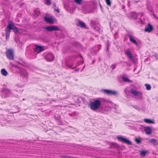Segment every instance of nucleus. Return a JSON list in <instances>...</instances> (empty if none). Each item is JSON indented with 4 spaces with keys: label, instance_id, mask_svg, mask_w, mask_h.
Segmentation results:
<instances>
[{
    "label": "nucleus",
    "instance_id": "nucleus-34",
    "mask_svg": "<svg viewBox=\"0 0 158 158\" xmlns=\"http://www.w3.org/2000/svg\"><path fill=\"white\" fill-rule=\"evenodd\" d=\"M132 106L135 108V109H136L137 110H138V111H140L141 110V109L137 105H132Z\"/></svg>",
    "mask_w": 158,
    "mask_h": 158
},
{
    "label": "nucleus",
    "instance_id": "nucleus-47",
    "mask_svg": "<svg viewBox=\"0 0 158 158\" xmlns=\"http://www.w3.org/2000/svg\"><path fill=\"white\" fill-rule=\"evenodd\" d=\"M155 56L156 58V59H157L158 58V55L157 54H155Z\"/></svg>",
    "mask_w": 158,
    "mask_h": 158
},
{
    "label": "nucleus",
    "instance_id": "nucleus-32",
    "mask_svg": "<svg viewBox=\"0 0 158 158\" xmlns=\"http://www.w3.org/2000/svg\"><path fill=\"white\" fill-rule=\"evenodd\" d=\"M45 3L48 6H50L51 4V0H45Z\"/></svg>",
    "mask_w": 158,
    "mask_h": 158
},
{
    "label": "nucleus",
    "instance_id": "nucleus-9",
    "mask_svg": "<svg viewBox=\"0 0 158 158\" xmlns=\"http://www.w3.org/2000/svg\"><path fill=\"white\" fill-rule=\"evenodd\" d=\"M44 29L47 31H59L60 29L56 26H48L45 27Z\"/></svg>",
    "mask_w": 158,
    "mask_h": 158
},
{
    "label": "nucleus",
    "instance_id": "nucleus-48",
    "mask_svg": "<svg viewBox=\"0 0 158 158\" xmlns=\"http://www.w3.org/2000/svg\"><path fill=\"white\" fill-rule=\"evenodd\" d=\"M52 5L54 7H56V4L55 3H53L52 4Z\"/></svg>",
    "mask_w": 158,
    "mask_h": 158
},
{
    "label": "nucleus",
    "instance_id": "nucleus-10",
    "mask_svg": "<svg viewBox=\"0 0 158 158\" xmlns=\"http://www.w3.org/2000/svg\"><path fill=\"white\" fill-rule=\"evenodd\" d=\"M45 56L46 60L48 61H52L55 58L53 55L51 53H47Z\"/></svg>",
    "mask_w": 158,
    "mask_h": 158
},
{
    "label": "nucleus",
    "instance_id": "nucleus-54",
    "mask_svg": "<svg viewBox=\"0 0 158 158\" xmlns=\"http://www.w3.org/2000/svg\"><path fill=\"white\" fill-rule=\"evenodd\" d=\"M93 63H94V60H93Z\"/></svg>",
    "mask_w": 158,
    "mask_h": 158
},
{
    "label": "nucleus",
    "instance_id": "nucleus-28",
    "mask_svg": "<svg viewBox=\"0 0 158 158\" xmlns=\"http://www.w3.org/2000/svg\"><path fill=\"white\" fill-rule=\"evenodd\" d=\"M110 90L106 89H102L101 90V91L102 92L104 93L105 94H106L108 95H109L110 94Z\"/></svg>",
    "mask_w": 158,
    "mask_h": 158
},
{
    "label": "nucleus",
    "instance_id": "nucleus-40",
    "mask_svg": "<svg viewBox=\"0 0 158 158\" xmlns=\"http://www.w3.org/2000/svg\"><path fill=\"white\" fill-rule=\"evenodd\" d=\"M146 153L147 152L145 151H142L140 152V154L142 156H144L146 155Z\"/></svg>",
    "mask_w": 158,
    "mask_h": 158
},
{
    "label": "nucleus",
    "instance_id": "nucleus-21",
    "mask_svg": "<svg viewBox=\"0 0 158 158\" xmlns=\"http://www.w3.org/2000/svg\"><path fill=\"white\" fill-rule=\"evenodd\" d=\"M77 25V26L80 27L82 28H84L85 26V23L83 21L80 20L79 21Z\"/></svg>",
    "mask_w": 158,
    "mask_h": 158
},
{
    "label": "nucleus",
    "instance_id": "nucleus-35",
    "mask_svg": "<svg viewBox=\"0 0 158 158\" xmlns=\"http://www.w3.org/2000/svg\"><path fill=\"white\" fill-rule=\"evenodd\" d=\"M147 8L148 10H149V11H150L151 12H153V10L151 6H149L148 5Z\"/></svg>",
    "mask_w": 158,
    "mask_h": 158
},
{
    "label": "nucleus",
    "instance_id": "nucleus-38",
    "mask_svg": "<svg viewBox=\"0 0 158 158\" xmlns=\"http://www.w3.org/2000/svg\"><path fill=\"white\" fill-rule=\"evenodd\" d=\"M105 1L108 6H111V3L110 0H105Z\"/></svg>",
    "mask_w": 158,
    "mask_h": 158
},
{
    "label": "nucleus",
    "instance_id": "nucleus-5",
    "mask_svg": "<svg viewBox=\"0 0 158 158\" xmlns=\"http://www.w3.org/2000/svg\"><path fill=\"white\" fill-rule=\"evenodd\" d=\"M73 98L75 102L77 103H80L82 102L85 103L86 102L85 99L81 97L75 96L73 97Z\"/></svg>",
    "mask_w": 158,
    "mask_h": 158
},
{
    "label": "nucleus",
    "instance_id": "nucleus-23",
    "mask_svg": "<svg viewBox=\"0 0 158 158\" xmlns=\"http://www.w3.org/2000/svg\"><path fill=\"white\" fill-rule=\"evenodd\" d=\"M11 31L5 29L6 39V40L8 39Z\"/></svg>",
    "mask_w": 158,
    "mask_h": 158
},
{
    "label": "nucleus",
    "instance_id": "nucleus-6",
    "mask_svg": "<svg viewBox=\"0 0 158 158\" xmlns=\"http://www.w3.org/2000/svg\"><path fill=\"white\" fill-rule=\"evenodd\" d=\"M20 75L23 78V81H27L28 79V73L25 70L23 69L21 70Z\"/></svg>",
    "mask_w": 158,
    "mask_h": 158
},
{
    "label": "nucleus",
    "instance_id": "nucleus-42",
    "mask_svg": "<svg viewBox=\"0 0 158 158\" xmlns=\"http://www.w3.org/2000/svg\"><path fill=\"white\" fill-rule=\"evenodd\" d=\"M118 36V33L117 32H115L114 35V37L115 39H116Z\"/></svg>",
    "mask_w": 158,
    "mask_h": 158
},
{
    "label": "nucleus",
    "instance_id": "nucleus-37",
    "mask_svg": "<svg viewBox=\"0 0 158 158\" xmlns=\"http://www.w3.org/2000/svg\"><path fill=\"white\" fill-rule=\"evenodd\" d=\"M13 29H12L13 30V31L15 33H16L19 32V30L18 29V28L16 27V26H15L14 28Z\"/></svg>",
    "mask_w": 158,
    "mask_h": 158
},
{
    "label": "nucleus",
    "instance_id": "nucleus-52",
    "mask_svg": "<svg viewBox=\"0 0 158 158\" xmlns=\"http://www.w3.org/2000/svg\"><path fill=\"white\" fill-rule=\"evenodd\" d=\"M69 52V51L68 50L66 52Z\"/></svg>",
    "mask_w": 158,
    "mask_h": 158
},
{
    "label": "nucleus",
    "instance_id": "nucleus-20",
    "mask_svg": "<svg viewBox=\"0 0 158 158\" xmlns=\"http://www.w3.org/2000/svg\"><path fill=\"white\" fill-rule=\"evenodd\" d=\"M101 48V45H99L97 47V48L98 50H97V49H93L92 52L93 54H96L98 52V51Z\"/></svg>",
    "mask_w": 158,
    "mask_h": 158
},
{
    "label": "nucleus",
    "instance_id": "nucleus-1",
    "mask_svg": "<svg viewBox=\"0 0 158 158\" xmlns=\"http://www.w3.org/2000/svg\"><path fill=\"white\" fill-rule=\"evenodd\" d=\"M105 100H104L96 99L93 101H90L89 104L90 108L93 110H96L100 109L102 104H104Z\"/></svg>",
    "mask_w": 158,
    "mask_h": 158
},
{
    "label": "nucleus",
    "instance_id": "nucleus-25",
    "mask_svg": "<svg viewBox=\"0 0 158 158\" xmlns=\"http://www.w3.org/2000/svg\"><path fill=\"white\" fill-rule=\"evenodd\" d=\"M150 142L152 143L154 146L158 144L157 140L154 139H151Z\"/></svg>",
    "mask_w": 158,
    "mask_h": 158
},
{
    "label": "nucleus",
    "instance_id": "nucleus-45",
    "mask_svg": "<svg viewBox=\"0 0 158 158\" xmlns=\"http://www.w3.org/2000/svg\"><path fill=\"white\" fill-rule=\"evenodd\" d=\"M54 10L55 11L57 12V13H59L60 12V10L59 9H55Z\"/></svg>",
    "mask_w": 158,
    "mask_h": 158
},
{
    "label": "nucleus",
    "instance_id": "nucleus-41",
    "mask_svg": "<svg viewBox=\"0 0 158 158\" xmlns=\"http://www.w3.org/2000/svg\"><path fill=\"white\" fill-rule=\"evenodd\" d=\"M139 22L141 24L144 23V19L142 20L141 19H139Z\"/></svg>",
    "mask_w": 158,
    "mask_h": 158
},
{
    "label": "nucleus",
    "instance_id": "nucleus-53",
    "mask_svg": "<svg viewBox=\"0 0 158 158\" xmlns=\"http://www.w3.org/2000/svg\"><path fill=\"white\" fill-rule=\"evenodd\" d=\"M85 5H84L83 6V7H85Z\"/></svg>",
    "mask_w": 158,
    "mask_h": 158
},
{
    "label": "nucleus",
    "instance_id": "nucleus-33",
    "mask_svg": "<svg viewBox=\"0 0 158 158\" xmlns=\"http://www.w3.org/2000/svg\"><path fill=\"white\" fill-rule=\"evenodd\" d=\"M77 4L80 5L82 4V0H73Z\"/></svg>",
    "mask_w": 158,
    "mask_h": 158
},
{
    "label": "nucleus",
    "instance_id": "nucleus-30",
    "mask_svg": "<svg viewBox=\"0 0 158 158\" xmlns=\"http://www.w3.org/2000/svg\"><path fill=\"white\" fill-rule=\"evenodd\" d=\"M131 15L132 18H134L135 19L137 18V14L135 12H132L131 14Z\"/></svg>",
    "mask_w": 158,
    "mask_h": 158
},
{
    "label": "nucleus",
    "instance_id": "nucleus-16",
    "mask_svg": "<svg viewBox=\"0 0 158 158\" xmlns=\"http://www.w3.org/2000/svg\"><path fill=\"white\" fill-rule=\"evenodd\" d=\"M153 28L152 25L150 23H148L145 26L144 29V31L146 32H150L153 30Z\"/></svg>",
    "mask_w": 158,
    "mask_h": 158
},
{
    "label": "nucleus",
    "instance_id": "nucleus-17",
    "mask_svg": "<svg viewBox=\"0 0 158 158\" xmlns=\"http://www.w3.org/2000/svg\"><path fill=\"white\" fill-rule=\"evenodd\" d=\"M15 25L13 24V22L12 21H9V22L8 25L7 26L6 28V29L11 31V30L13 29L14 27H15Z\"/></svg>",
    "mask_w": 158,
    "mask_h": 158
},
{
    "label": "nucleus",
    "instance_id": "nucleus-43",
    "mask_svg": "<svg viewBox=\"0 0 158 158\" xmlns=\"http://www.w3.org/2000/svg\"><path fill=\"white\" fill-rule=\"evenodd\" d=\"M83 63V61H81L80 62H77V65H79V64H80L81 63Z\"/></svg>",
    "mask_w": 158,
    "mask_h": 158
},
{
    "label": "nucleus",
    "instance_id": "nucleus-29",
    "mask_svg": "<svg viewBox=\"0 0 158 158\" xmlns=\"http://www.w3.org/2000/svg\"><path fill=\"white\" fill-rule=\"evenodd\" d=\"M118 94V92L115 91H113L110 90V94L109 95H114Z\"/></svg>",
    "mask_w": 158,
    "mask_h": 158
},
{
    "label": "nucleus",
    "instance_id": "nucleus-7",
    "mask_svg": "<svg viewBox=\"0 0 158 158\" xmlns=\"http://www.w3.org/2000/svg\"><path fill=\"white\" fill-rule=\"evenodd\" d=\"M46 49L45 47L44 46H40L36 45L34 49V52L37 53L44 50Z\"/></svg>",
    "mask_w": 158,
    "mask_h": 158
},
{
    "label": "nucleus",
    "instance_id": "nucleus-13",
    "mask_svg": "<svg viewBox=\"0 0 158 158\" xmlns=\"http://www.w3.org/2000/svg\"><path fill=\"white\" fill-rule=\"evenodd\" d=\"M44 20L47 23L52 24L54 23L55 19L52 17H44Z\"/></svg>",
    "mask_w": 158,
    "mask_h": 158
},
{
    "label": "nucleus",
    "instance_id": "nucleus-26",
    "mask_svg": "<svg viewBox=\"0 0 158 158\" xmlns=\"http://www.w3.org/2000/svg\"><path fill=\"white\" fill-rule=\"evenodd\" d=\"M69 115L72 117L76 118L78 115V113L77 112H73L71 114H69Z\"/></svg>",
    "mask_w": 158,
    "mask_h": 158
},
{
    "label": "nucleus",
    "instance_id": "nucleus-39",
    "mask_svg": "<svg viewBox=\"0 0 158 158\" xmlns=\"http://www.w3.org/2000/svg\"><path fill=\"white\" fill-rule=\"evenodd\" d=\"M135 141L138 144H139L141 142V140L140 138H135Z\"/></svg>",
    "mask_w": 158,
    "mask_h": 158
},
{
    "label": "nucleus",
    "instance_id": "nucleus-36",
    "mask_svg": "<svg viewBox=\"0 0 158 158\" xmlns=\"http://www.w3.org/2000/svg\"><path fill=\"white\" fill-rule=\"evenodd\" d=\"M122 79L123 80V81L125 82H129L130 81V80L127 79V77H122Z\"/></svg>",
    "mask_w": 158,
    "mask_h": 158
},
{
    "label": "nucleus",
    "instance_id": "nucleus-19",
    "mask_svg": "<svg viewBox=\"0 0 158 158\" xmlns=\"http://www.w3.org/2000/svg\"><path fill=\"white\" fill-rule=\"evenodd\" d=\"M144 131H145L146 134L149 135L152 133V130L151 128L149 127H147L144 129Z\"/></svg>",
    "mask_w": 158,
    "mask_h": 158
},
{
    "label": "nucleus",
    "instance_id": "nucleus-55",
    "mask_svg": "<svg viewBox=\"0 0 158 158\" xmlns=\"http://www.w3.org/2000/svg\"><path fill=\"white\" fill-rule=\"evenodd\" d=\"M95 36L96 37H98V36H96V35H95Z\"/></svg>",
    "mask_w": 158,
    "mask_h": 158
},
{
    "label": "nucleus",
    "instance_id": "nucleus-22",
    "mask_svg": "<svg viewBox=\"0 0 158 158\" xmlns=\"http://www.w3.org/2000/svg\"><path fill=\"white\" fill-rule=\"evenodd\" d=\"M144 122L146 123H149V124H154V120H152L149 119L145 118L144 119Z\"/></svg>",
    "mask_w": 158,
    "mask_h": 158
},
{
    "label": "nucleus",
    "instance_id": "nucleus-4",
    "mask_svg": "<svg viewBox=\"0 0 158 158\" xmlns=\"http://www.w3.org/2000/svg\"><path fill=\"white\" fill-rule=\"evenodd\" d=\"M91 25L92 27L95 29L98 32H100L101 30V27L97 21L92 20L91 21Z\"/></svg>",
    "mask_w": 158,
    "mask_h": 158
},
{
    "label": "nucleus",
    "instance_id": "nucleus-49",
    "mask_svg": "<svg viewBox=\"0 0 158 158\" xmlns=\"http://www.w3.org/2000/svg\"><path fill=\"white\" fill-rule=\"evenodd\" d=\"M79 56L80 57H81L82 58H83V57H82V56L81 55V54H80L79 55Z\"/></svg>",
    "mask_w": 158,
    "mask_h": 158
},
{
    "label": "nucleus",
    "instance_id": "nucleus-50",
    "mask_svg": "<svg viewBox=\"0 0 158 158\" xmlns=\"http://www.w3.org/2000/svg\"><path fill=\"white\" fill-rule=\"evenodd\" d=\"M125 92L126 93H127L128 92V91H127V89H125Z\"/></svg>",
    "mask_w": 158,
    "mask_h": 158
},
{
    "label": "nucleus",
    "instance_id": "nucleus-27",
    "mask_svg": "<svg viewBox=\"0 0 158 158\" xmlns=\"http://www.w3.org/2000/svg\"><path fill=\"white\" fill-rule=\"evenodd\" d=\"M40 11L39 9H37L34 10V15L35 16H38L40 14Z\"/></svg>",
    "mask_w": 158,
    "mask_h": 158
},
{
    "label": "nucleus",
    "instance_id": "nucleus-24",
    "mask_svg": "<svg viewBox=\"0 0 158 158\" xmlns=\"http://www.w3.org/2000/svg\"><path fill=\"white\" fill-rule=\"evenodd\" d=\"M1 72V74L4 76H6L8 74L6 70L4 69H2Z\"/></svg>",
    "mask_w": 158,
    "mask_h": 158
},
{
    "label": "nucleus",
    "instance_id": "nucleus-12",
    "mask_svg": "<svg viewBox=\"0 0 158 158\" xmlns=\"http://www.w3.org/2000/svg\"><path fill=\"white\" fill-rule=\"evenodd\" d=\"M127 36L129 38L130 41L135 45H137L138 43L135 40V37L130 33H128Z\"/></svg>",
    "mask_w": 158,
    "mask_h": 158
},
{
    "label": "nucleus",
    "instance_id": "nucleus-14",
    "mask_svg": "<svg viewBox=\"0 0 158 158\" xmlns=\"http://www.w3.org/2000/svg\"><path fill=\"white\" fill-rule=\"evenodd\" d=\"M125 55L127 56V57L130 59L131 61L134 62H135V60L133 57L132 56L130 52L128 50H127L124 51Z\"/></svg>",
    "mask_w": 158,
    "mask_h": 158
},
{
    "label": "nucleus",
    "instance_id": "nucleus-15",
    "mask_svg": "<svg viewBox=\"0 0 158 158\" xmlns=\"http://www.w3.org/2000/svg\"><path fill=\"white\" fill-rule=\"evenodd\" d=\"M100 109L101 111L104 114H106L110 109V108L107 106H104L103 104H102Z\"/></svg>",
    "mask_w": 158,
    "mask_h": 158
},
{
    "label": "nucleus",
    "instance_id": "nucleus-8",
    "mask_svg": "<svg viewBox=\"0 0 158 158\" xmlns=\"http://www.w3.org/2000/svg\"><path fill=\"white\" fill-rule=\"evenodd\" d=\"M117 138L119 141L125 143L129 145L131 144V141L126 139L123 138L122 136H118Z\"/></svg>",
    "mask_w": 158,
    "mask_h": 158
},
{
    "label": "nucleus",
    "instance_id": "nucleus-46",
    "mask_svg": "<svg viewBox=\"0 0 158 158\" xmlns=\"http://www.w3.org/2000/svg\"><path fill=\"white\" fill-rule=\"evenodd\" d=\"M64 7L67 10H68V6L67 5H64Z\"/></svg>",
    "mask_w": 158,
    "mask_h": 158
},
{
    "label": "nucleus",
    "instance_id": "nucleus-18",
    "mask_svg": "<svg viewBox=\"0 0 158 158\" xmlns=\"http://www.w3.org/2000/svg\"><path fill=\"white\" fill-rule=\"evenodd\" d=\"M66 65L67 67L70 69H73L76 67V66H74V63L72 62L67 63Z\"/></svg>",
    "mask_w": 158,
    "mask_h": 158
},
{
    "label": "nucleus",
    "instance_id": "nucleus-31",
    "mask_svg": "<svg viewBox=\"0 0 158 158\" xmlns=\"http://www.w3.org/2000/svg\"><path fill=\"white\" fill-rule=\"evenodd\" d=\"M145 86L146 87V89L147 90H150L151 89V86L150 85L148 84H145Z\"/></svg>",
    "mask_w": 158,
    "mask_h": 158
},
{
    "label": "nucleus",
    "instance_id": "nucleus-11",
    "mask_svg": "<svg viewBox=\"0 0 158 158\" xmlns=\"http://www.w3.org/2000/svg\"><path fill=\"white\" fill-rule=\"evenodd\" d=\"M6 56L7 58L10 60H14L13 51L11 50H8L6 52Z\"/></svg>",
    "mask_w": 158,
    "mask_h": 158
},
{
    "label": "nucleus",
    "instance_id": "nucleus-2",
    "mask_svg": "<svg viewBox=\"0 0 158 158\" xmlns=\"http://www.w3.org/2000/svg\"><path fill=\"white\" fill-rule=\"evenodd\" d=\"M2 98H6L7 97H16L17 96V94H15L16 91L15 90L13 91L10 90L7 88H3L2 90Z\"/></svg>",
    "mask_w": 158,
    "mask_h": 158
},
{
    "label": "nucleus",
    "instance_id": "nucleus-44",
    "mask_svg": "<svg viewBox=\"0 0 158 158\" xmlns=\"http://www.w3.org/2000/svg\"><path fill=\"white\" fill-rule=\"evenodd\" d=\"M111 68L113 69H114L115 68V65H112L111 66Z\"/></svg>",
    "mask_w": 158,
    "mask_h": 158
},
{
    "label": "nucleus",
    "instance_id": "nucleus-51",
    "mask_svg": "<svg viewBox=\"0 0 158 158\" xmlns=\"http://www.w3.org/2000/svg\"><path fill=\"white\" fill-rule=\"evenodd\" d=\"M109 49V47H108V46H107V51H108Z\"/></svg>",
    "mask_w": 158,
    "mask_h": 158
},
{
    "label": "nucleus",
    "instance_id": "nucleus-3",
    "mask_svg": "<svg viewBox=\"0 0 158 158\" xmlns=\"http://www.w3.org/2000/svg\"><path fill=\"white\" fill-rule=\"evenodd\" d=\"M129 92L133 95L137 96L139 99H142L143 98V94L140 91H138L133 89H131Z\"/></svg>",
    "mask_w": 158,
    "mask_h": 158
}]
</instances>
